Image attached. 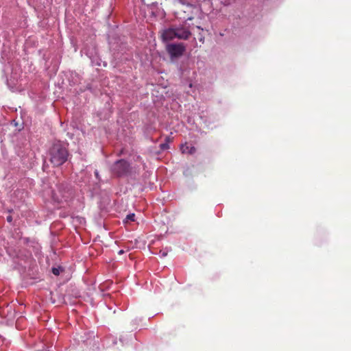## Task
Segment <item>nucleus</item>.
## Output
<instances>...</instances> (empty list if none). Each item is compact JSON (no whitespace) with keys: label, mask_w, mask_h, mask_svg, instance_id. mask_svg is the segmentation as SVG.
<instances>
[{"label":"nucleus","mask_w":351,"mask_h":351,"mask_svg":"<svg viewBox=\"0 0 351 351\" xmlns=\"http://www.w3.org/2000/svg\"><path fill=\"white\" fill-rule=\"evenodd\" d=\"M119 254H123L124 253V251L123 250H121L119 251Z\"/></svg>","instance_id":"obj_12"},{"label":"nucleus","mask_w":351,"mask_h":351,"mask_svg":"<svg viewBox=\"0 0 351 351\" xmlns=\"http://www.w3.org/2000/svg\"><path fill=\"white\" fill-rule=\"evenodd\" d=\"M62 271V269L60 267H53L52 269V273L56 276H58L60 274V271Z\"/></svg>","instance_id":"obj_8"},{"label":"nucleus","mask_w":351,"mask_h":351,"mask_svg":"<svg viewBox=\"0 0 351 351\" xmlns=\"http://www.w3.org/2000/svg\"><path fill=\"white\" fill-rule=\"evenodd\" d=\"M135 215L134 214H129L126 217V221H134Z\"/></svg>","instance_id":"obj_9"},{"label":"nucleus","mask_w":351,"mask_h":351,"mask_svg":"<svg viewBox=\"0 0 351 351\" xmlns=\"http://www.w3.org/2000/svg\"><path fill=\"white\" fill-rule=\"evenodd\" d=\"M68 156L66 148L60 143L53 144L49 151V161L54 167L63 165L67 160Z\"/></svg>","instance_id":"obj_2"},{"label":"nucleus","mask_w":351,"mask_h":351,"mask_svg":"<svg viewBox=\"0 0 351 351\" xmlns=\"http://www.w3.org/2000/svg\"><path fill=\"white\" fill-rule=\"evenodd\" d=\"M168 252L167 251H160V254L161 257H165L167 255Z\"/></svg>","instance_id":"obj_10"},{"label":"nucleus","mask_w":351,"mask_h":351,"mask_svg":"<svg viewBox=\"0 0 351 351\" xmlns=\"http://www.w3.org/2000/svg\"><path fill=\"white\" fill-rule=\"evenodd\" d=\"M192 35L189 26L186 24L171 25L162 31L161 37L162 41L167 43L173 39L188 40Z\"/></svg>","instance_id":"obj_1"},{"label":"nucleus","mask_w":351,"mask_h":351,"mask_svg":"<svg viewBox=\"0 0 351 351\" xmlns=\"http://www.w3.org/2000/svg\"><path fill=\"white\" fill-rule=\"evenodd\" d=\"M166 50L171 58H177L183 55L186 46L182 43H170L166 45Z\"/></svg>","instance_id":"obj_3"},{"label":"nucleus","mask_w":351,"mask_h":351,"mask_svg":"<svg viewBox=\"0 0 351 351\" xmlns=\"http://www.w3.org/2000/svg\"><path fill=\"white\" fill-rule=\"evenodd\" d=\"M12 220V218L11 216H8L7 217V221H9V222H11Z\"/></svg>","instance_id":"obj_11"},{"label":"nucleus","mask_w":351,"mask_h":351,"mask_svg":"<svg viewBox=\"0 0 351 351\" xmlns=\"http://www.w3.org/2000/svg\"><path fill=\"white\" fill-rule=\"evenodd\" d=\"M95 176H96L97 177H98V172H97V171H95Z\"/></svg>","instance_id":"obj_13"},{"label":"nucleus","mask_w":351,"mask_h":351,"mask_svg":"<svg viewBox=\"0 0 351 351\" xmlns=\"http://www.w3.org/2000/svg\"><path fill=\"white\" fill-rule=\"evenodd\" d=\"M130 169L129 164L125 160H119L112 166L111 170L112 173L117 176L125 175Z\"/></svg>","instance_id":"obj_4"},{"label":"nucleus","mask_w":351,"mask_h":351,"mask_svg":"<svg viewBox=\"0 0 351 351\" xmlns=\"http://www.w3.org/2000/svg\"><path fill=\"white\" fill-rule=\"evenodd\" d=\"M182 153H189L193 154L195 152V148L194 147H189L188 145H182L181 147Z\"/></svg>","instance_id":"obj_6"},{"label":"nucleus","mask_w":351,"mask_h":351,"mask_svg":"<svg viewBox=\"0 0 351 351\" xmlns=\"http://www.w3.org/2000/svg\"><path fill=\"white\" fill-rule=\"evenodd\" d=\"M169 138H166V142L160 145V149L166 150L169 148Z\"/></svg>","instance_id":"obj_7"},{"label":"nucleus","mask_w":351,"mask_h":351,"mask_svg":"<svg viewBox=\"0 0 351 351\" xmlns=\"http://www.w3.org/2000/svg\"><path fill=\"white\" fill-rule=\"evenodd\" d=\"M58 193L64 200H67L72 194V189L66 183H62L58 186Z\"/></svg>","instance_id":"obj_5"}]
</instances>
